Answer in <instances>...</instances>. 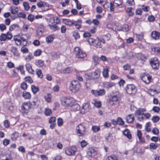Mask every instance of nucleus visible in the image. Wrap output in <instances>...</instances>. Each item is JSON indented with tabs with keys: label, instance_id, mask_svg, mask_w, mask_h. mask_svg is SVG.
Segmentation results:
<instances>
[{
	"label": "nucleus",
	"instance_id": "nucleus-1",
	"mask_svg": "<svg viewBox=\"0 0 160 160\" xmlns=\"http://www.w3.org/2000/svg\"><path fill=\"white\" fill-rule=\"evenodd\" d=\"M81 87L80 83L77 80H73L69 84V88L72 92L75 93L79 91Z\"/></svg>",
	"mask_w": 160,
	"mask_h": 160
},
{
	"label": "nucleus",
	"instance_id": "nucleus-2",
	"mask_svg": "<svg viewBox=\"0 0 160 160\" xmlns=\"http://www.w3.org/2000/svg\"><path fill=\"white\" fill-rule=\"evenodd\" d=\"M87 41L90 45H92L97 48H101L102 45L100 42V39L98 38L94 39L92 38H89L87 39Z\"/></svg>",
	"mask_w": 160,
	"mask_h": 160
},
{
	"label": "nucleus",
	"instance_id": "nucleus-3",
	"mask_svg": "<svg viewBox=\"0 0 160 160\" xmlns=\"http://www.w3.org/2000/svg\"><path fill=\"white\" fill-rule=\"evenodd\" d=\"M74 53L76 57L78 58H83L86 56V54L83 52L79 47H76L74 49Z\"/></svg>",
	"mask_w": 160,
	"mask_h": 160
},
{
	"label": "nucleus",
	"instance_id": "nucleus-4",
	"mask_svg": "<svg viewBox=\"0 0 160 160\" xmlns=\"http://www.w3.org/2000/svg\"><path fill=\"white\" fill-rule=\"evenodd\" d=\"M77 133L79 136H83L84 135L86 128L85 126L80 124L76 128Z\"/></svg>",
	"mask_w": 160,
	"mask_h": 160
},
{
	"label": "nucleus",
	"instance_id": "nucleus-5",
	"mask_svg": "<svg viewBox=\"0 0 160 160\" xmlns=\"http://www.w3.org/2000/svg\"><path fill=\"white\" fill-rule=\"evenodd\" d=\"M142 80L145 83L149 84L151 81L152 77L149 74L145 73H142L141 75Z\"/></svg>",
	"mask_w": 160,
	"mask_h": 160
},
{
	"label": "nucleus",
	"instance_id": "nucleus-6",
	"mask_svg": "<svg viewBox=\"0 0 160 160\" xmlns=\"http://www.w3.org/2000/svg\"><path fill=\"white\" fill-rule=\"evenodd\" d=\"M91 92L96 97L104 96L106 93V91L104 89L98 90H92Z\"/></svg>",
	"mask_w": 160,
	"mask_h": 160
},
{
	"label": "nucleus",
	"instance_id": "nucleus-7",
	"mask_svg": "<svg viewBox=\"0 0 160 160\" xmlns=\"http://www.w3.org/2000/svg\"><path fill=\"white\" fill-rule=\"evenodd\" d=\"M12 37V35L10 32H8L6 34L2 33L0 36V40L1 41H4L7 39L10 40Z\"/></svg>",
	"mask_w": 160,
	"mask_h": 160
},
{
	"label": "nucleus",
	"instance_id": "nucleus-8",
	"mask_svg": "<svg viewBox=\"0 0 160 160\" xmlns=\"http://www.w3.org/2000/svg\"><path fill=\"white\" fill-rule=\"evenodd\" d=\"M100 71L99 69H96L94 72L91 73L90 76H89V77H90L89 79L95 80L98 78L100 76Z\"/></svg>",
	"mask_w": 160,
	"mask_h": 160
},
{
	"label": "nucleus",
	"instance_id": "nucleus-9",
	"mask_svg": "<svg viewBox=\"0 0 160 160\" xmlns=\"http://www.w3.org/2000/svg\"><path fill=\"white\" fill-rule=\"evenodd\" d=\"M62 104L65 106H72V100L69 98L63 97L61 100Z\"/></svg>",
	"mask_w": 160,
	"mask_h": 160
},
{
	"label": "nucleus",
	"instance_id": "nucleus-10",
	"mask_svg": "<svg viewBox=\"0 0 160 160\" xmlns=\"http://www.w3.org/2000/svg\"><path fill=\"white\" fill-rule=\"evenodd\" d=\"M150 63L153 69H158L159 67V62L157 58L155 57L152 58Z\"/></svg>",
	"mask_w": 160,
	"mask_h": 160
},
{
	"label": "nucleus",
	"instance_id": "nucleus-11",
	"mask_svg": "<svg viewBox=\"0 0 160 160\" xmlns=\"http://www.w3.org/2000/svg\"><path fill=\"white\" fill-rule=\"evenodd\" d=\"M126 90L127 93L130 94L134 93L136 92L135 86L133 84H128L126 88Z\"/></svg>",
	"mask_w": 160,
	"mask_h": 160
},
{
	"label": "nucleus",
	"instance_id": "nucleus-12",
	"mask_svg": "<svg viewBox=\"0 0 160 160\" xmlns=\"http://www.w3.org/2000/svg\"><path fill=\"white\" fill-rule=\"evenodd\" d=\"M120 98L117 95H111L109 98V102L112 105L115 104L119 100Z\"/></svg>",
	"mask_w": 160,
	"mask_h": 160
},
{
	"label": "nucleus",
	"instance_id": "nucleus-13",
	"mask_svg": "<svg viewBox=\"0 0 160 160\" xmlns=\"http://www.w3.org/2000/svg\"><path fill=\"white\" fill-rule=\"evenodd\" d=\"M45 27L41 24L38 26L37 30V36L38 37H41L44 32Z\"/></svg>",
	"mask_w": 160,
	"mask_h": 160
},
{
	"label": "nucleus",
	"instance_id": "nucleus-14",
	"mask_svg": "<svg viewBox=\"0 0 160 160\" xmlns=\"http://www.w3.org/2000/svg\"><path fill=\"white\" fill-rule=\"evenodd\" d=\"M28 102H24L21 106L22 110L23 113H27L29 110L31 108Z\"/></svg>",
	"mask_w": 160,
	"mask_h": 160
},
{
	"label": "nucleus",
	"instance_id": "nucleus-15",
	"mask_svg": "<svg viewBox=\"0 0 160 160\" xmlns=\"http://www.w3.org/2000/svg\"><path fill=\"white\" fill-rule=\"evenodd\" d=\"M77 149L74 147H72L65 151L66 153L68 155L72 156L75 154Z\"/></svg>",
	"mask_w": 160,
	"mask_h": 160
},
{
	"label": "nucleus",
	"instance_id": "nucleus-16",
	"mask_svg": "<svg viewBox=\"0 0 160 160\" xmlns=\"http://www.w3.org/2000/svg\"><path fill=\"white\" fill-rule=\"evenodd\" d=\"M90 109V105L89 103H86L83 104L81 110V113H84L85 112H88L89 111Z\"/></svg>",
	"mask_w": 160,
	"mask_h": 160
},
{
	"label": "nucleus",
	"instance_id": "nucleus-17",
	"mask_svg": "<svg viewBox=\"0 0 160 160\" xmlns=\"http://www.w3.org/2000/svg\"><path fill=\"white\" fill-rule=\"evenodd\" d=\"M56 121V118L54 117H52L49 120V122L51 124L50 128L52 129H53L56 125L55 122Z\"/></svg>",
	"mask_w": 160,
	"mask_h": 160
},
{
	"label": "nucleus",
	"instance_id": "nucleus-18",
	"mask_svg": "<svg viewBox=\"0 0 160 160\" xmlns=\"http://www.w3.org/2000/svg\"><path fill=\"white\" fill-rule=\"evenodd\" d=\"M146 111L145 108H139L135 111L134 114L135 116H141L144 114V112Z\"/></svg>",
	"mask_w": 160,
	"mask_h": 160
},
{
	"label": "nucleus",
	"instance_id": "nucleus-19",
	"mask_svg": "<svg viewBox=\"0 0 160 160\" xmlns=\"http://www.w3.org/2000/svg\"><path fill=\"white\" fill-rule=\"evenodd\" d=\"M63 22L65 24L72 27L74 25V24H75V21L69 19H64L63 20Z\"/></svg>",
	"mask_w": 160,
	"mask_h": 160
},
{
	"label": "nucleus",
	"instance_id": "nucleus-20",
	"mask_svg": "<svg viewBox=\"0 0 160 160\" xmlns=\"http://www.w3.org/2000/svg\"><path fill=\"white\" fill-rule=\"evenodd\" d=\"M126 119L127 122L132 124L133 123L134 119V115L133 114H129L127 117Z\"/></svg>",
	"mask_w": 160,
	"mask_h": 160
},
{
	"label": "nucleus",
	"instance_id": "nucleus-21",
	"mask_svg": "<svg viewBox=\"0 0 160 160\" xmlns=\"http://www.w3.org/2000/svg\"><path fill=\"white\" fill-rule=\"evenodd\" d=\"M26 70L30 74H33L34 73V70L32 68L31 65L29 63H27L25 65Z\"/></svg>",
	"mask_w": 160,
	"mask_h": 160
},
{
	"label": "nucleus",
	"instance_id": "nucleus-22",
	"mask_svg": "<svg viewBox=\"0 0 160 160\" xmlns=\"http://www.w3.org/2000/svg\"><path fill=\"white\" fill-rule=\"evenodd\" d=\"M11 51L15 56L18 57L20 55L18 49L16 47H12L11 48Z\"/></svg>",
	"mask_w": 160,
	"mask_h": 160
},
{
	"label": "nucleus",
	"instance_id": "nucleus-23",
	"mask_svg": "<svg viewBox=\"0 0 160 160\" xmlns=\"http://www.w3.org/2000/svg\"><path fill=\"white\" fill-rule=\"evenodd\" d=\"M19 137V133L17 132H15L11 134V139L13 141H15Z\"/></svg>",
	"mask_w": 160,
	"mask_h": 160
},
{
	"label": "nucleus",
	"instance_id": "nucleus-24",
	"mask_svg": "<svg viewBox=\"0 0 160 160\" xmlns=\"http://www.w3.org/2000/svg\"><path fill=\"white\" fill-rule=\"evenodd\" d=\"M36 65L39 68H44L45 66L44 64V61L39 60L37 61L36 62Z\"/></svg>",
	"mask_w": 160,
	"mask_h": 160
},
{
	"label": "nucleus",
	"instance_id": "nucleus-25",
	"mask_svg": "<svg viewBox=\"0 0 160 160\" xmlns=\"http://www.w3.org/2000/svg\"><path fill=\"white\" fill-rule=\"evenodd\" d=\"M22 96L25 99H30L31 98L30 93L26 91H24L23 92Z\"/></svg>",
	"mask_w": 160,
	"mask_h": 160
},
{
	"label": "nucleus",
	"instance_id": "nucleus-26",
	"mask_svg": "<svg viewBox=\"0 0 160 160\" xmlns=\"http://www.w3.org/2000/svg\"><path fill=\"white\" fill-rule=\"evenodd\" d=\"M123 134L126 136L129 139L132 138L131 135L130 134L129 130L128 129L125 130L123 132Z\"/></svg>",
	"mask_w": 160,
	"mask_h": 160
},
{
	"label": "nucleus",
	"instance_id": "nucleus-27",
	"mask_svg": "<svg viewBox=\"0 0 160 160\" xmlns=\"http://www.w3.org/2000/svg\"><path fill=\"white\" fill-rule=\"evenodd\" d=\"M151 36L153 39H158L159 37V33L156 31L152 32V33Z\"/></svg>",
	"mask_w": 160,
	"mask_h": 160
},
{
	"label": "nucleus",
	"instance_id": "nucleus-28",
	"mask_svg": "<svg viewBox=\"0 0 160 160\" xmlns=\"http://www.w3.org/2000/svg\"><path fill=\"white\" fill-rule=\"evenodd\" d=\"M99 58L96 56H94L93 57L92 59L95 65L98 64L100 62Z\"/></svg>",
	"mask_w": 160,
	"mask_h": 160
},
{
	"label": "nucleus",
	"instance_id": "nucleus-29",
	"mask_svg": "<svg viewBox=\"0 0 160 160\" xmlns=\"http://www.w3.org/2000/svg\"><path fill=\"white\" fill-rule=\"evenodd\" d=\"M72 69L71 68L67 67L61 70V72L64 73H68L72 72Z\"/></svg>",
	"mask_w": 160,
	"mask_h": 160
},
{
	"label": "nucleus",
	"instance_id": "nucleus-30",
	"mask_svg": "<svg viewBox=\"0 0 160 160\" xmlns=\"http://www.w3.org/2000/svg\"><path fill=\"white\" fill-rule=\"evenodd\" d=\"M19 28V25L17 24H14L10 26L9 30L10 31H12L15 30L16 28Z\"/></svg>",
	"mask_w": 160,
	"mask_h": 160
},
{
	"label": "nucleus",
	"instance_id": "nucleus-31",
	"mask_svg": "<svg viewBox=\"0 0 160 160\" xmlns=\"http://www.w3.org/2000/svg\"><path fill=\"white\" fill-rule=\"evenodd\" d=\"M52 96L50 93H48L44 97V98L46 101L48 102H50L51 101Z\"/></svg>",
	"mask_w": 160,
	"mask_h": 160
},
{
	"label": "nucleus",
	"instance_id": "nucleus-32",
	"mask_svg": "<svg viewBox=\"0 0 160 160\" xmlns=\"http://www.w3.org/2000/svg\"><path fill=\"white\" fill-rule=\"evenodd\" d=\"M28 103L30 105L29 106L31 108H35L38 105L37 102L35 101L28 102Z\"/></svg>",
	"mask_w": 160,
	"mask_h": 160
},
{
	"label": "nucleus",
	"instance_id": "nucleus-33",
	"mask_svg": "<svg viewBox=\"0 0 160 160\" xmlns=\"http://www.w3.org/2000/svg\"><path fill=\"white\" fill-rule=\"evenodd\" d=\"M10 11L12 14H15L18 11V8L14 7L13 8L11 7L10 8Z\"/></svg>",
	"mask_w": 160,
	"mask_h": 160
},
{
	"label": "nucleus",
	"instance_id": "nucleus-34",
	"mask_svg": "<svg viewBox=\"0 0 160 160\" xmlns=\"http://www.w3.org/2000/svg\"><path fill=\"white\" fill-rule=\"evenodd\" d=\"M108 68H106L103 69L102 72V74L104 77L106 78L108 77L109 76L108 74Z\"/></svg>",
	"mask_w": 160,
	"mask_h": 160
},
{
	"label": "nucleus",
	"instance_id": "nucleus-35",
	"mask_svg": "<svg viewBox=\"0 0 160 160\" xmlns=\"http://www.w3.org/2000/svg\"><path fill=\"white\" fill-rule=\"evenodd\" d=\"M104 85L106 88H109L114 85V83L113 82H105Z\"/></svg>",
	"mask_w": 160,
	"mask_h": 160
},
{
	"label": "nucleus",
	"instance_id": "nucleus-36",
	"mask_svg": "<svg viewBox=\"0 0 160 160\" xmlns=\"http://www.w3.org/2000/svg\"><path fill=\"white\" fill-rule=\"evenodd\" d=\"M46 40L47 42L49 43L53 41V38L52 35H50L46 37Z\"/></svg>",
	"mask_w": 160,
	"mask_h": 160
},
{
	"label": "nucleus",
	"instance_id": "nucleus-37",
	"mask_svg": "<svg viewBox=\"0 0 160 160\" xmlns=\"http://www.w3.org/2000/svg\"><path fill=\"white\" fill-rule=\"evenodd\" d=\"M31 89L34 94H36L39 90L38 87L34 85H32Z\"/></svg>",
	"mask_w": 160,
	"mask_h": 160
},
{
	"label": "nucleus",
	"instance_id": "nucleus-38",
	"mask_svg": "<svg viewBox=\"0 0 160 160\" xmlns=\"http://www.w3.org/2000/svg\"><path fill=\"white\" fill-rule=\"evenodd\" d=\"M137 57L138 59L143 61H145L146 59L145 56L142 54V53L138 54L137 56Z\"/></svg>",
	"mask_w": 160,
	"mask_h": 160
},
{
	"label": "nucleus",
	"instance_id": "nucleus-39",
	"mask_svg": "<svg viewBox=\"0 0 160 160\" xmlns=\"http://www.w3.org/2000/svg\"><path fill=\"white\" fill-rule=\"evenodd\" d=\"M95 152V150L92 148H90L88 149L87 154L89 156H92V154Z\"/></svg>",
	"mask_w": 160,
	"mask_h": 160
},
{
	"label": "nucleus",
	"instance_id": "nucleus-40",
	"mask_svg": "<svg viewBox=\"0 0 160 160\" xmlns=\"http://www.w3.org/2000/svg\"><path fill=\"white\" fill-rule=\"evenodd\" d=\"M44 114L47 116H51L52 114V111L51 109L46 108L45 109Z\"/></svg>",
	"mask_w": 160,
	"mask_h": 160
},
{
	"label": "nucleus",
	"instance_id": "nucleus-41",
	"mask_svg": "<svg viewBox=\"0 0 160 160\" xmlns=\"http://www.w3.org/2000/svg\"><path fill=\"white\" fill-rule=\"evenodd\" d=\"M48 26L50 29H52L54 31H56L59 29V28L56 24H54L53 25L49 24Z\"/></svg>",
	"mask_w": 160,
	"mask_h": 160
},
{
	"label": "nucleus",
	"instance_id": "nucleus-42",
	"mask_svg": "<svg viewBox=\"0 0 160 160\" xmlns=\"http://www.w3.org/2000/svg\"><path fill=\"white\" fill-rule=\"evenodd\" d=\"M28 39V37L27 36V35L26 34H24L22 35L20 38V40L21 41V42L22 43V42H26V44H27V39Z\"/></svg>",
	"mask_w": 160,
	"mask_h": 160
},
{
	"label": "nucleus",
	"instance_id": "nucleus-43",
	"mask_svg": "<svg viewBox=\"0 0 160 160\" xmlns=\"http://www.w3.org/2000/svg\"><path fill=\"white\" fill-rule=\"evenodd\" d=\"M33 58V56L32 54L31 53H29L28 55L25 57V59L27 62H29Z\"/></svg>",
	"mask_w": 160,
	"mask_h": 160
},
{
	"label": "nucleus",
	"instance_id": "nucleus-44",
	"mask_svg": "<svg viewBox=\"0 0 160 160\" xmlns=\"http://www.w3.org/2000/svg\"><path fill=\"white\" fill-rule=\"evenodd\" d=\"M130 29L129 26L127 24L123 25L122 27V30L124 31L127 32Z\"/></svg>",
	"mask_w": 160,
	"mask_h": 160
},
{
	"label": "nucleus",
	"instance_id": "nucleus-45",
	"mask_svg": "<svg viewBox=\"0 0 160 160\" xmlns=\"http://www.w3.org/2000/svg\"><path fill=\"white\" fill-rule=\"evenodd\" d=\"M72 106L73 109L75 111H78L80 110V107L79 105L78 104H75L73 105H72Z\"/></svg>",
	"mask_w": 160,
	"mask_h": 160
},
{
	"label": "nucleus",
	"instance_id": "nucleus-46",
	"mask_svg": "<svg viewBox=\"0 0 160 160\" xmlns=\"http://www.w3.org/2000/svg\"><path fill=\"white\" fill-rule=\"evenodd\" d=\"M23 5L25 10L28 11L29 10L30 7L29 5V4L28 2H23Z\"/></svg>",
	"mask_w": 160,
	"mask_h": 160
},
{
	"label": "nucleus",
	"instance_id": "nucleus-47",
	"mask_svg": "<svg viewBox=\"0 0 160 160\" xmlns=\"http://www.w3.org/2000/svg\"><path fill=\"white\" fill-rule=\"evenodd\" d=\"M36 73L38 77L41 78H42L43 75L41 70L39 69H37L36 70Z\"/></svg>",
	"mask_w": 160,
	"mask_h": 160
},
{
	"label": "nucleus",
	"instance_id": "nucleus-48",
	"mask_svg": "<svg viewBox=\"0 0 160 160\" xmlns=\"http://www.w3.org/2000/svg\"><path fill=\"white\" fill-rule=\"evenodd\" d=\"M92 130L94 132H96L100 131V127L98 126H93L92 128Z\"/></svg>",
	"mask_w": 160,
	"mask_h": 160
},
{
	"label": "nucleus",
	"instance_id": "nucleus-49",
	"mask_svg": "<svg viewBox=\"0 0 160 160\" xmlns=\"http://www.w3.org/2000/svg\"><path fill=\"white\" fill-rule=\"evenodd\" d=\"M17 16L19 18H25L26 17V14L23 12H19L17 14Z\"/></svg>",
	"mask_w": 160,
	"mask_h": 160
},
{
	"label": "nucleus",
	"instance_id": "nucleus-50",
	"mask_svg": "<svg viewBox=\"0 0 160 160\" xmlns=\"http://www.w3.org/2000/svg\"><path fill=\"white\" fill-rule=\"evenodd\" d=\"M160 119L159 117L158 116H153L152 118V120L154 123L157 122Z\"/></svg>",
	"mask_w": 160,
	"mask_h": 160
},
{
	"label": "nucleus",
	"instance_id": "nucleus-51",
	"mask_svg": "<svg viewBox=\"0 0 160 160\" xmlns=\"http://www.w3.org/2000/svg\"><path fill=\"white\" fill-rule=\"evenodd\" d=\"M73 36L74 38L76 39H77L80 38L78 32L75 31L73 32Z\"/></svg>",
	"mask_w": 160,
	"mask_h": 160
},
{
	"label": "nucleus",
	"instance_id": "nucleus-52",
	"mask_svg": "<svg viewBox=\"0 0 160 160\" xmlns=\"http://www.w3.org/2000/svg\"><path fill=\"white\" fill-rule=\"evenodd\" d=\"M42 52V51L40 49H38L36 50L34 53V55L35 56H40Z\"/></svg>",
	"mask_w": 160,
	"mask_h": 160
},
{
	"label": "nucleus",
	"instance_id": "nucleus-53",
	"mask_svg": "<svg viewBox=\"0 0 160 160\" xmlns=\"http://www.w3.org/2000/svg\"><path fill=\"white\" fill-rule=\"evenodd\" d=\"M21 88L24 90H26L27 88V85L25 82H23L21 84Z\"/></svg>",
	"mask_w": 160,
	"mask_h": 160
},
{
	"label": "nucleus",
	"instance_id": "nucleus-54",
	"mask_svg": "<svg viewBox=\"0 0 160 160\" xmlns=\"http://www.w3.org/2000/svg\"><path fill=\"white\" fill-rule=\"evenodd\" d=\"M132 8H127V12L128 14V15L130 16H132L133 14V13L132 11Z\"/></svg>",
	"mask_w": 160,
	"mask_h": 160
},
{
	"label": "nucleus",
	"instance_id": "nucleus-55",
	"mask_svg": "<svg viewBox=\"0 0 160 160\" xmlns=\"http://www.w3.org/2000/svg\"><path fill=\"white\" fill-rule=\"evenodd\" d=\"M114 3L117 5L118 6L122 5V0H114Z\"/></svg>",
	"mask_w": 160,
	"mask_h": 160
},
{
	"label": "nucleus",
	"instance_id": "nucleus-56",
	"mask_svg": "<svg viewBox=\"0 0 160 160\" xmlns=\"http://www.w3.org/2000/svg\"><path fill=\"white\" fill-rule=\"evenodd\" d=\"M58 125L59 126H61L63 124L62 119L61 118H59L57 121Z\"/></svg>",
	"mask_w": 160,
	"mask_h": 160
},
{
	"label": "nucleus",
	"instance_id": "nucleus-57",
	"mask_svg": "<svg viewBox=\"0 0 160 160\" xmlns=\"http://www.w3.org/2000/svg\"><path fill=\"white\" fill-rule=\"evenodd\" d=\"M118 124L120 125H123L124 124V122L122 119L120 117H118L117 119Z\"/></svg>",
	"mask_w": 160,
	"mask_h": 160
},
{
	"label": "nucleus",
	"instance_id": "nucleus-58",
	"mask_svg": "<svg viewBox=\"0 0 160 160\" xmlns=\"http://www.w3.org/2000/svg\"><path fill=\"white\" fill-rule=\"evenodd\" d=\"M51 55L53 59H55L58 58L59 57L57 53L56 52H51Z\"/></svg>",
	"mask_w": 160,
	"mask_h": 160
},
{
	"label": "nucleus",
	"instance_id": "nucleus-59",
	"mask_svg": "<svg viewBox=\"0 0 160 160\" xmlns=\"http://www.w3.org/2000/svg\"><path fill=\"white\" fill-rule=\"evenodd\" d=\"M94 105L97 108H100L101 106V103L100 101H95L94 103Z\"/></svg>",
	"mask_w": 160,
	"mask_h": 160
},
{
	"label": "nucleus",
	"instance_id": "nucleus-60",
	"mask_svg": "<svg viewBox=\"0 0 160 160\" xmlns=\"http://www.w3.org/2000/svg\"><path fill=\"white\" fill-rule=\"evenodd\" d=\"M25 80L26 81L30 83H31L33 82V80L30 77H28L25 78Z\"/></svg>",
	"mask_w": 160,
	"mask_h": 160
},
{
	"label": "nucleus",
	"instance_id": "nucleus-61",
	"mask_svg": "<svg viewBox=\"0 0 160 160\" xmlns=\"http://www.w3.org/2000/svg\"><path fill=\"white\" fill-rule=\"evenodd\" d=\"M102 7L99 6H97L96 8L97 12L99 13H101L102 12Z\"/></svg>",
	"mask_w": 160,
	"mask_h": 160
},
{
	"label": "nucleus",
	"instance_id": "nucleus-62",
	"mask_svg": "<svg viewBox=\"0 0 160 160\" xmlns=\"http://www.w3.org/2000/svg\"><path fill=\"white\" fill-rule=\"evenodd\" d=\"M0 29L1 31L3 32L6 29V27L5 24H0Z\"/></svg>",
	"mask_w": 160,
	"mask_h": 160
},
{
	"label": "nucleus",
	"instance_id": "nucleus-63",
	"mask_svg": "<svg viewBox=\"0 0 160 160\" xmlns=\"http://www.w3.org/2000/svg\"><path fill=\"white\" fill-rule=\"evenodd\" d=\"M88 144L87 142L84 140H82L81 142V146L82 148L85 147Z\"/></svg>",
	"mask_w": 160,
	"mask_h": 160
},
{
	"label": "nucleus",
	"instance_id": "nucleus-64",
	"mask_svg": "<svg viewBox=\"0 0 160 160\" xmlns=\"http://www.w3.org/2000/svg\"><path fill=\"white\" fill-rule=\"evenodd\" d=\"M107 160H118L117 158L114 155L108 157Z\"/></svg>",
	"mask_w": 160,
	"mask_h": 160
}]
</instances>
